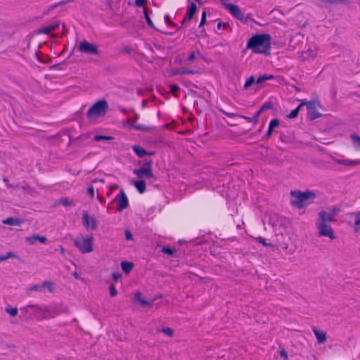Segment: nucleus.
Masks as SVG:
<instances>
[{"instance_id":"1","label":"nucleus","mask_w":360,"mask_h":360,"mask_svg":"<svg viewBox=\"0 0 360 360\" xmlns=\"http://www.w3.org/2000/svg\"><path fill=\"white\" fill-rule=\"evenodd\" d=\"M271 47V37L269 34H257L251 37L247 44V48L256 53H266Z\"/></svg>"},{"instance_id":"2","label":"nucleus","mask_w":360,"mask_h":360,"mask_svg":"<svg viewBox=\"0 0 360 360\" xmlns=\"http://www.w3.org/2000/svg\"><path fill=\"white\" fill-rule=\"evenodd\" d=\"M291 197L292 204L299 208H302L312 202L316 197V194L310 191L305 192L292 191Z\"/></svg>"},{"instance_id":"3","label":"nucleus","mask_w":360,"mask_h":360,"mask_svg":"<svg viewBox=\"0 0 360 360\" xmlns=\"http://www.w3.org/2000/svg\"><path fill=\"white\" fill-rule=\"evenodd\" d=\"M34 309V314L37 319L44 320L54 318L60 313L56 306H47L41 307L39 306H29Z\"/></svg>"},{"instance_id":"4","label":"nucleus","mask_w":360,"mask_h":360,"mask_svg":"<svg viewBox=\"0 0 360 360\" xmlns=\"http://www.w3.org/2000/svg\"><path fill=\"white\" fill-rule=\"evenodd\" d=\"M108 108V103L105 100L98 101L89 109L87 117L91 120H96L105 114Z\"/></svg>"},{"instance_id":"5","label":"nucleus","mask_w":360,"mask_h":360,"mask_svg":"<svg viewBox=\"0 0 360 360\" xmlns=\"http://www.w3.org/2000/svg\"><path fill=\"white\" fill-rule=\"evenodd\" d=\"M93 237L79 235L74 240V245L82 254L89 253L94 250Z\"/></svg>"},{"instance_id":"6","label":"nucleus","mask_w":360,"mask_h":360,"mask_svg":"<svg viewBox=\"0 0 360 360\" xmlns=\"http://www.w3.org/2000/svg\"><path fill=\"white\" fill-rule=\"evenodd\" d=\"M315 224L319 237H326L330 240L336 238L334 231L329 223L316 222Z\"/></svg>"},{"instance_id":"7","label":"nucleus","mask_w":360,"mask_h":360,"mask_svg":"<svg viewBox=\"0 0 360 360\" xmlns=\"http://www.w3.org/2000/svg\"><path fill=\"white\" fill-rule=\"evenodd\" d=\"M302 103H304V106L305 105L307 108V116L310 120H314L321 116L320 113L318 112V109L320 108V103L316 101H311L309 102L303 101Z\"/></svg>"},{"instance_id":"8","label":"nucleus","mask_w":360,"mask_h":360,"mask_svg":"<svg viewBox=\"0 0 360 360\" xmlns=\"http://www.w3.org/2000/svg\"><path fill=\"white\" fill-rule=\"evenodd\" d=\"M338 211V209L333 207L330 210V212L324 210L319 212L316 222L330 223L335 221V215Z\"/></svg>"},{"instance_id":"9","label":"nucleus","mask_w":360,"mask_h":360,"mask_svg":"<svg viewBox=\"0 0 360 360\" xmlns=\"http://www.w3.org/2000/svg\"><path fill=\"white\" fill-rule=\"evenodd\" d=\"M79 51L90 55H98V51L97 46L94 44L88 42L87 41H81L77 47Z\"/></svg>"},{"instance_id":"10","label":"nucleus","mask_w":360,"mask_h":360,"mask_svg":"<svg viewBox=\"0 0 360 360\" xmlns=\"http://www.w3.org/2000/svg\"><path fill=\"white\" fill-rule=\"evenodd\" d=\"M134 173L140 179L153 177L152 167L150 162L144 163L139 169H134Z\"/></svg>"},{"instance_id":"11","label":"nucleus","mask_w":360,"mask_h":360,"mask_svg":"<svg viewBox=\"0 0 360 360\" xmlns=\"http://www.w3.org/2000/svg\"><path fill=\"white\" fill-rule=\"evenodd\" d=\"M82 224L86 229L91 230H95L98 226V222L95 217L90 216L86 212H83Z\"/></svg>"},{"instance_id":"12","label":"nucleus","mask_w":360,"mask_h":360,"mask_svg":"<svg viewBox=\"0 0 360 360\" xmlns=\"http://www.w3.org/2000/svg\"><path fill=\"white\" fill-rule=\"evenodd\" d=\"M318 53V47L316 45L311 44L307 49L302 53V58L304 60H313Z\"/></svg>"},{"instance_id":"13","label":"nucleus","mask_w":360,"mask_h":360,"mask_svg":"<svg viewBox=\"0 0 360 360\" xmlns=\"http://www.w3.org/2000/svg\"><path fill=\"white\" fill-rule=\"evenodd\" d=\"M117 200V210L122 211L128 206V199L122 189H121L120 195L116 198Z\"/></svg>"},{"instance_id":"14","label":"nucleus","mask_w":360,"mask_h":360,"mask_svg":"<svg viewBox=\"0 0 360 360\" xmlns=\"http://www.w3.org/2000/svg\"><path fill=\"white\" fill-rule=\"evenodd\" d=\"M333 160L337 164L342 165H345L347 167H350L360 165L359 160L335 158Z\"/></svg>"},{"instance_id":"15","label":"nucleus","mask_w":360,"mask_h":360,"mask_svg":"<svg viewBox=\"0 0 360 360\" xmlns=\"http://www.w3.org/2000/svg\"><path fill=\"white\" fill-rule=\"evenodd\" d=\"M226 8L233 15L237 18L242 19L243 18V14L242 13L238 6L229 4L226 5Z\"/></svg>"},{"instance_id":"16","label":"nucleus","mask_w":360,"mask_h":360,"mask_svg":"<svg viewBox=\"0 0 360 360\" xmlns=\"http://www.w3.org/2000/svg\"><path fill=\"white\" fill-rule=\"evenodd\" d=\"M353 229L356 234L360 236V211L353 214Z\"/></svg>"},{"instance_id":"17","label":"nucleus","mask_w":360,"mask_h":360,"mask_svg":"<svg viewBox=\"0 0 360 360\" xmlns=\"http://www.w3.org/2000/svg\"><path fill=\"white\" fill-rule=\"evenodd\" d=\"M26 242H27L30 245H34L37 241L40 242L41 243H45L47 240L46 238L43 236H32L30 237H27L25 238Z\"/></svg>"},{"instance_id":"18","label":"nucleus","mask_w":360,"mask_h":360,"mask_svg":"<svg viewBox=\"0 0 360 360\" xmlns=\"http://www.w3.org/2000/svg\"><path fill=\"white\" fill-rule=\"evenodd\" d=\"M196 10V5L194 3H192L188 7L186 15L183 20V23L186 22V21H189L195 13Z\"/></svg>"},{"instance_id":"19","label":"nucleus","mask_w":360,"mask_h":360,"mask_svg":"<svg viewBox=\"0 0 360 360\" xmlns=\"http://www.w3.org/2000/svg\"><path fill=\"white\" fill-rule=\"evenodd\" d=\"M134 153L139 157V158H143L146 155H153V153H148L144 148L139 146H134L132 147Z\"/></svg>"},{"instance_id":"20","label":"nucleus","mask_w":360,"mask_h":360,"mask_svg":"<svg viewBox=\"0 0 360 360\" xmlns=\"http://www.w3.org/2000/svg\"><path fill=\"white\" fill-rule=\"evenodd\" d=\"M280 124V122H279V120L278 119H274L272 120L270 123H269V129H268V131L266 132V136L267 137H270L272 134V132L273 131L277 128Z\"/></svg>"},{"instance_id":"21","label":"nucleus","mask_w":360,"mask_h":360,"mask_svg":"<svg viewBox=\"0 0 360 360\" xmlns=\"http://www.w3.org/2000/svg\"><path fill=\"white\" fill-rule=\"evenodd\" d=\"M58 27V23H54V24H52V25H48L46 27H42V28L39 29L38 30L37 33L38 34H49L52 31L55 30Z\"/></svg>"},{"instance_id":"22","label":"nucleus","mask_w":360,"mask_h":360,"mask_svg":"<svg viewBox=\"0 0 360 360\" xmlns=\"http://www.w3.org/2000/svg\"><path fill=\"white\" fill-rule=\"evenodd\" d=\"M132 184L140 193H143L145 192L146 183L143 179H140L139 181H134Z\"/></svg>"},{"instance_id":"23","label":"nucleus","mask_w":360,"mask_h":360,"mask_svg":"<svg viewBox=\"0 0 360 360\" xmlns=\"http://www.w3.org/2000/svg\"><path fill=\"white\" fill-rule=\"evenodd\" d=\"M2 222L4 224L11 226H20L22 224V221L20 219L13 217L5 219Z\"/></svg>"},{"instance_id":"24","label":"nucleus","mask_w":360,"mask_h":360,"mask_svg":"<svg viewBox=\"0 0 360 360\" xmlns=\"http://www.w3.org/2000/svg\"><path fill=\"white\" fill-rule=\"evenodd\" d=\"M314 333L316 335V338H317L318 340V342L319 343H323L326 342V333L323 331H320L316 328H314Z\"/></svg>"},{"instance_id":"25","label":"nucleus","mask_w":360,"mask_h":360,"mask_svg":"<svg viewBox=\"0 0 360 360\" xmlns=\"http://www.w3.org/2000/svg\"><path fill=\"white\" fill-rule=\"evenodd\" d=\"M139 119V115H135L134 117L131 118H129L124 124V127L125 128H127L129 129H132L133 127L135 126L134 123L135 122Z\"/></svg>"},{"instance_id":"26","label":"nucleus","mask_w":360,"mask_h":360,"mask_svg":"<svg viewBox=\"0 0 360 360\" xmlns=\"http://www.w3.org/2000/svg\"><path fill=\"white\" fill-rule=\"evenodd\" d=\"M135 301L139 302L143 306H150L151 302H148L141 297V293L140 292H136L134 295Z\"/></svg>"},{"instance_id":"27","label":"nucleus","mask_w":360,"mask_h":360,"mask_svg":"<svg viewBox=\"0 0 360 360\" xmlns=\"http://www.w3.org/2000/svg\"><path fill=\"white\" fill-rule=\"evenodd\" d=\"M121 267L124 272L128 274L131 271L133 268V264L128 262H122L121 263Z\"/></svg>"},{"instance_id":"28","label":"nucleus","mask_w":360,"mask_h":360,"mask_svg":"<svg viewBox=\"0 0 360 360\" xmlns=\"http://www.w3.org/2000/svg\"><path fill=\"white\" fill-rule=\"evenodd\" d=\"M351 139L355 149L360 150V136L357 135H351Z\"/></svg>"},{"instance_id":"29","label":"nucleus","mask_w":360,"mask_h":360,"mask_svg":"<svg viewBox=\"0 0 360 360\" xmlns=\"http://www.w3.org/2000/svg\"><path fill=\"white\" fill-rule=\"evenodd\" d=\"M304 106V103H300L295 109L292 110L290 113L288 115V117L290 119H293L297 117L298 112L302 107Z\"/></svg>"},{"instance_id":"30","label":"nucleus","mask_w":360,"mask_h":360,"mask_svg":"<svg viewBox=\"0 0 360 360\" xmlns=\"http://www.w3.org/2000/svg\"><path fill=\"white\" fill-rule=\"evenodd\" d=\"M195 71L193 70H188L186 68L176 69L173 71V75L178 74H194Z\"/></svg>"},{"instance_id":"31","label":"nucleus","mask_w":360,"mask_h":360,"mask_svg":"<svg viewBox=\"0 0 360 360\" xmlns=\"http://www.w3.org/2000/svg\"><path fill=\"white\" fill-rule=\"evenodd\" d=\"M59 203L65 207L74 206L75 203L72 200L68 199V198H63L60 200Z\"/></svg>"},{"instance_id":"32","label":"nucleus","mask_w":360,"mask_h":360,"mask_svg":"<svg viewBox=\"0 0 360 360\" xmlns=\"http://www.w3.org/2000/svg\"><path fill=\"white\" fill-rule=\"evenodd\" d=\"M274 76L273 75H262V76H260L257 78V79L256 80V83L257 84H261L263 82L266 81V80H269V79H273Z\"/></svg>"},{"instance_id":"33","label":"nucleus","mask_w":360,"mask_h":360,"mask_svg":"<svg viewBox=\"0 0 360 360\" xmlns=\"http://www.w3.org/2000/svg\"><path fill=\"white\" fill-rule=\"evenodd\" d=\"M113 138L112 136H103V135H96L94 137V139L96 141H108V140H112Z\"/></svg>"},{"instance_id":"34","label":"nucleus","mask_w":360,"mask_h":360,"mask_svg":"<svg viewBox=\"0 0 360 360\" xmlns=\"http://www.w3.org/2000/svg\"><path fill=\"white\" fill-rule=\"evenodd\" d=\"M134 129L136 130H140V131H149L152 129L151 127H146L142 124H135V126L133 127Z\"/></svg>"},{"instance_id":"35","label":"nucleus","mask_w":360,"mask_h":360,"mask_svg":"<svg viewBox=\"0 0 360 360\" xmlns=\"http://www.w3.org/2000/svg\"><path fill=\"white\" fill-rule=\"evenodd\" d=\"M255 82H256L255 77L253 76L250 77L249 78L247 79L245 83L244 89H248Z\"/></svg>"},{"instance_id":"36","label":"nucleus","mask_w":360,"mask_h":360,"mask_svg":"<svg viewBox=\"0 0 360 360\" xmlns=\"http://www.w3.org/2000/svg\"><path fill=\"white\" fill-rule=\"evenodd\" d=\"M6 311L13 317L15 316L18 314V309L15 307H6Z\"/></svg>"},{"instance_id":"37","label":"nucleus","mask_w":360,"mask_h":360,"mask_svg":"<svg viewBox=\"0 0 360 360\" xmlns=\"http://www.w3.org/2000/svg\"><path fill=\"white\" fill-rule=\"evenodd\" d=\"M41 286H42V288H46L49 292L53 291V283L51 282L45 281V282H44V283L42 284Z\"/></svg>"},{"instance_id":"38","label":"nucleus","mask_w":360,"mask_h":360,"mask_svg":"<svg viewBox=\"0 0 360 360\" xmlns=\"http://www.w3.org/2000/svg\"><path fill=\"white\" fill-rule=\"evenodd\" d=\"M162 332L164 333L168 337H172L174 334L173 330L170 328H165L162 330Z\"/></svg>"},{"instance_id":"39","label":"nucleus","mask_w":360,"mask_h":360,"mask_svg":"<svg viewBox=\"0 0 360 360\" xmlns=\"http://www.w3.org/2000/svg\"><path fill=\"white\" fill-rule=\"evenodd\" d=\"M162 252L165 254H167V255H173L174 250L170 248H168V247H164L162 249Z\"/></svg>"},{"instance_id":"40","label":"nucleus","mask_w":360,"mask_h":360,"mask_svg":"<svg viewBox=\"0 0 360 360\" xmlns=\"http://www.w3.org/2000/svg\"><path fill=\"white\" fill-rule=\"evenodd\" d=\"M169 88H170L171 93L172 94H174V96H176L177 91L179 89V87L178 86H176V85L172 84V85L169 86Z\"/></svg>"},{"instance_id":"41","label":"nucleus","mask_w":360,"mask_h":360,"mask_svg":"<svg viewBox=\"0 0 360 360\" xmlns=\"http://www.w3.org/2000/svg\"><path fill=\"white\" fill-rule=\"evenodd\" d=\"M15 257V255L13 253V252H8L5 256H3V257H0V262L1 261H4L7 259H9V258H11V257Z\"/></svg>"},{"instance_id":"42","label":"nucleus","mask_w":360,"mask_h":360,"mask_svg":"<svg viewBox=\"0 0 360 360\" xmlns=\"http://www.w3.org/2000/svg\"><path fill=\"white\" fill-rule=\"evenodd\" d=\"M110 294L112 297H115L117 295V292L113 284H111L110 286Z\"/></svg>"},{"instance_id":"43","label":"nucleus","mask_w":360,"mask_h":360,"mask_svg":"<svg viewBox=\"0 0 360 360\" xmlns=\"http://www.w3.org/2000/svg\"><path fill=\"white\" fill-rule=\"evenodd\" d=\"M144 14H145V18H146V20L148 22V24L150 26V27H153V23L151 20V19L150 18V17L148 16V13L146 11V9L144 8Z\"/></svg>"},{"instance_id":"44","label":"nucleus","mask_w":360,"mask_h":360,"mask_svg":"<svg viewBox=\"0 0 360 360\" xmlns=\"http://www.w3.org/2000/svg\"><path fill=\"white\" fill-rule=\"evenodd\" d=\"M42 286L38 285H34L29 288L30 291H41Z\"/></svg>"},{"instance_id":"45","label":"nucleus","mask_w":360,"mask_h":360,"mask_svg":"<svg viewBox=\"0 0 360 360\" xmlns=\"http://www.w3.org/2000/svg\"><path fill=\"white\" fill-rule=\"evenodd\" d=\"M206 22V12L203 11L202 13L201 20L199 27H202Z\"/></svg>"},{"instance_id":"46","label":"nucleus","mask_w":360,"mask_h":360,"mask_svg":"<svg viewBox=\"0 0 360 360\" xmlns=\"http://www.w3.org/2000/svg\"><path fill=\"white\" fill-rule=\"evenodd\" d=\"M264 110H266V106H262L260 110L256 113L255 116V122H257V119L259 117V116L260 115V114L262 113V111H264Z\"/></svg>"},{"instance_id":"47","label":"nucleus","mask_w":360,"mask_h":360,"mask_svg":"<svg viewBox=\"0 0 360 360\" xmlns=\"http://www.w3.org/2000/svg\"><path fill=\"white\" fill-rule=\"evenodd\" d=\"M87 193L90 195L91 198H93L94 196V188L93 186H90L87 189Z\"/></svg>"},{"instance_id":"48","label":"nucleus","mask_w":360,"mask_h":360,"mask_svg":"<svg viewBox=\"0 0 360 360\" xmlns=\"http://www.w3.org/2000/svg\"><path fill=\"white\" fill-rule=\"evenodd\" d=\"M195 53H191L189 56L188 57V58L186 59V61L188 62H192L195 60Z\"/></svg>"},{"instance_id":"49","label":"nucleus","mask_w":360,"mask_h":360,"mask_svg":"<svg viewBox=\"0 0 360 360\" xmlns=\"http://www.w3.org/2000/svg\"><path fill=\"white\" fill-rule=\"evenodd\" d=\"M125 236H126L127 240H132L133 239L132 234L131 233V232L129 230L125 231Z\"/></svg>"},{"instance_id":"50","label":"nucleus","mask_w":360,"mask_h":360,"mask_svg":"<svg viewBox=\"0 0 360 360\" xmlns=\"http://www.w3.org/2000/svg\"><path fill=\"white\" fill-rule=\"evenodd\" d=\"M121 278V274L120 273H113L112 278L115 281H117Z\"/></svg>"},{"instance_id":"51","label":"nucleus","mask_w":360,"mask_h":360,"mask_svg":"<svg viewBox=\"0 0 360 360\" xmlns=\"http://www.w3.org/2000/svg\"><path fill=\"white\" fill-rule=\"evenodd\" d=\"M145 0H135V4L139 7H142L144 5Z\"/></svg>"},{"instance_id":"52","label":"nucleus","mask_w":360,"mask_h":360,"mask_svg":"<svg viewBox=\"0 0 360 360\" xmlns=\"http://www.w3.org/2000/svg\"><path fill=\"white\" fill-rule=\"evenodd\" d=\"M280 355H281V356L282 358H283L285 360H286V359H287V358H288V354H287V352H286L285 351H284V350H281V351L280 352Z\"/></svg>"},{"instance_id":"53","label":"nucleus","mask_w":360,"mask_h":360,"mask_svg":"<svg viewBox=\"0 0 360 360\" xmlns=\"http://www.w3.org/2000/svg\"><path fill=\"white\" fill-rule=\"evenodd\" d=\"M258 241L259 243H261L262 244H263L264 246H271V244L266 243L264 241V238H259Z\"/></svg>"},{"instance_id":"54","label":"nucleus","mask_w":360,"mask_h":360,"mask_svg":"<svg viewBox=\"0 0 360 360\" xmlns=\"http://www.w3.org/2000/svg\"><path fill=\"white\" fill-rule=\"evenodd\" d=\"M164 20H165V22L169 25L171 24V22L169 20V15H165V18H164Z\"/></svg>"},{"instance_id":"55","label":"nucleus","mask_w":360,"mask_h":360,"mask_svg":"<svg viewBox=\"0 0 360 360\" xmlns=\"http://www.w3.org/2000/svg\"><path fill=\"white\" fill-rule=\"evenodd\" d=\"M59 249H60V253L62 255H65V250L63 246H60Z\"/></svg>"},{"instance_id":"56","label":"nucleus","mask_w":360,"mask_h":360,"mask_svg":"<svg viewBox=\"0 0 360 360\" xmlns=\"http://www.w3.org/2000/svg\"><path fill=\"white\" fill-rule=\"evenodd\" d=\"M262 106H266V109L271 108V104L270 103H266L264 104Z\"/></svg>"},{"instance_id":"57","label":"nucleus","mask_w":360,"mask_h":360,"mask_svg":"<svg viewBox=\"0 0 360 360\" xmlns=\"http://www.w3.org/2000/svg\"><path fill=\"white\" fill-rule=\"evenodd\" d=\"M117 187H118V186H117V185H116V184L111 185V186H110V191H112L113 189H116V188H117Z\"/></svg>"},{"instance_id":"58","label":"nucleus","mask_w":360,"mask_h":360,"mask_svg":"<svg viewBox=\"0 0 360 360\" xmlns=\"http://www.w3.org/2000/svg\"><path fill=\"white\" fill-rule=\"evenodd\" d=\"M73 275L76 278H79V276L77 273H74Z\"/></svg>"},{"instance_id":"59","label":"nucleus","mask_w":360,"mask_h":360,"mask_svg":"<svg viewBox=\"0 0 360 360\" xmlns=\"http://www.w3.org/2000/svg\"><path fill=\"white\" fill-rule=\"evenodd\" d=\"M221 23H219V24H218V25H217V27H218V28H219V29H220V28H221Z\"/></svg>"},{"instance_id":"60","label":"nucleus","mask_w":360,"mask_h":360,"mask_svg":"<svg viewBox=\"0 0 360 360\" xmlns=\"http://www.w3.org/2000/svg\"><path fill=\"white\" fill-rule=\"evenodd\" d=\"M245 118L247 119L249 121L250 120V118H248V117H245Z\"/></svg>"},{"instance_id":"61","label":"nucleus","mask_w":360,"mask_h":360,"mask_svg":"<svg viewBox=\"0 0 360 360\" xmlns=\"http://www.w3.org/2000/svg\"><path fill=\"white\" fill-rule=\"evenodd\" d=\"M196 1L199 2L200 0H195Z\"/></svg>"}]
</instances>
